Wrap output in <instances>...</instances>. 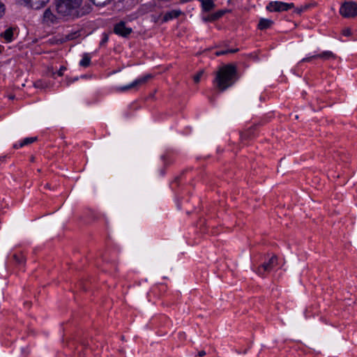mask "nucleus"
Wrapping results in <instances>:
<instances>
[{
	"label": "nucleus",
	"mask_w": 357,
	"mask_h": 357,
	"mask_svg": "<svg viewBox=\"0 0 357 357\" xmlns=\"http://www.w3.org/2000/svg\"><path fill=\"white\" fill-rule=\"evenodd\" d=\"M14 146V148H15V149L20 148V144H14V146Z\"/></svg>",
	"instance_id": "obj_28"
},
{
	"label": "nucleus",
	"mask_w": 357,
	"mask_h": 357,
	"mask_svg": "<svg viewBox=\"0 0 357 357\" xmlns=\"http://www.w3.org/2000/svg\"><path fill=\"white\" fill-rule=\"evenodd\" d=\"M225 13V10H218L213 14H211L206 17H203L204 22H213L220 18Z\"/></svg>",
	"instance_id": "obj_11"
},
{
	"label": "nucleus",
	"mask_w": 357,
	"mask_h": 357,
	"mask_svg": "<svg viewBox=\"0 0 357 357\" xmlns=\"http://www.w3.org/2000/svg\"><path fill=\"white\" fill-rule=\"evenodd\" d=\"M340 13L344 17H354L357 15V3L349 1L343 3L340 8Z\"/></svg>",
	"instance_id": "obj_3"
},
{
	"label": "nucleus",
	"mask_w": 357,
	"mask_h": 357,
	"mask_svg": "<svg viewBox=\"0 0 357 357\" xmlns=\"http://www.w3.org/2000/svg\"><path fill=\"white\" fill-rule=\"evenodd\" d=\"M205 355H206V352H205L204 350L200 351L198 353V356H200V357H202V356H205Z\"/></svg>",
	"instance_id": "obj_26"
},
{
	"label": "nucleus",
	"mask_w": 357,
	"mask_h": 357,
	"mask_svg": "<svg viewBox=\"0 0 357 357\" xmlns=\"http://www.w3.org/2000/svg\"><path fill=\"white\" fill-rule=\"evenodd\" d=\"M82 356H83V354H79L78 357H82Z\"/></svg>",
	"instance_id": "obj_29"
},
{
	"label": "nucleus",
	"mask_w": 357,
	"mask_h": 357,
	"mask_svg": "<svg viewBox=\"0 0 357 357\" xmlns=\"http://www.w3.org/2000/svg\"><path fill=\"white\" fill-rule=\"evenodd\" d=\"M82 3V0H56V9L61 16L77 17Z\"/></svg>",
	"instance_id": "obj_2"
},
{
	"label": "nucleus",
	"mask_w": 357,
	"mask_h": 357,
	"mask_svg": "<svg viewBox=\"0 0 357 357\" xmlns=\"http://www.w3.org/2000/svg\"><path fill=\"white\" fill-rule=\"evenodd\" d=\"M5 12V5L0 1V18L3 15Z\"/></svg>",
	"instance_id": "obj_20"
},
{
	"label": "nucleus",
	"mask_w": 357,
	"mask_h": 357,
	"mask_svg": "<svg viewBox=\"0 0 357 357\" xmlns=\"http://www.w3.org/2000/svg\"><path fill=\"white\" fill-rule=\"evenodd\" d=\"M43 22L50 25L57 22V17L50 8H47L43 15Z\"/></svg>",
	"instance_id": "obj_9"
},
{
	"label": "nucleus",
	"mask_w": 357,
	"mask_h": 357,
	"mask_svg": "<svg viewBox=\"0 0 357 357\" xmlns=\"http://www.w3.org/2000/svg\"><path fill=\"white\" fill-rule=\"evenodd\" d=\"M21 5L33 9H40L44 7L50 0H18Z\"/></svg>",
	"instance_id": "obj_8"
},
{
	"label": "nucleus",
	"mask_w": 357,
	"mask_h": 357,
	"mask_svg": "<svg viewBox=\"0 0 357 357\" xmlns=\"http://www.w3.org/2000/svg\"><path fill=\"white\" fill-rule=\"evenodd\" d=\"M13 259L18 264H22L24 261V258L22 255L15 254L13 255Z\"/></svg>",
	"instance_id": "obj_18"
},
{
	"label": "nucleus",
	"mask_w": 357,
	"mask_h": 357,
	"mask_svg": "<svg viewBox=\"0 0 357 357\" xmlns=\"http://www.w3.org/2000/svg\"><path fill=\"white\" fill-rule=\"evenodd\" d=\"M71 38H70V37L68 36V40H70Z\"/></svg>",
	"instance_id": "obj_31"
},
{
	"label": "nucleus",
	"mask_w": 357,
	"mask_h": 357,
	"mask_svg": "<svg viewBox=\"0 0 357 357\" xmlns=\"http://www.w3.org/2000/svg\"><path fill=\"white\" fill-rule=\"evenodd\" d=\"M236 68L232 65L222 66L216 73L213 83L220 91H224L236 81Z\"/></svg>",
	"instance_id": "obj_1"
},
{
	"label": "nucleus",
	"mask_w": 357,
	"mask_h": 357,
	"mask_svg": "<svg viewBox=\"0 0 357 357\" xmlns=\"http://www.w3.org/2000/svg\"><path fill=\"white\" fill-rule=\"evenodd\" d=\"M227 54L228 53H235L238 51V49H230V50H227Z\"/></svg>",
	"instance_id": "obj_25"
},
{
	"label": "nucleus",
	"mask_w": 357,
	"mask_h": 357,
	"mask_svg": "<svg viewBox=\"0 0 357 357\" xmlns=\"http://www.w3.org/2000/svg\"><path fill=\"white\" fill-rule=\"evenodd\" d=\"M181 14L180 10H172L169 12L166 13L163 16V22H167L170 20L178 17Z\"/></svg>",
	"instance_id": "obj_12"
},
{
	"label": "nucleus",
	"mask_w": 357,
	"mask_h": 357,
	"mask_svg": "<svg viewBox=\"0 0 357 357\" xmlns=\"http://www.w3.org/2000/svg\"><path fill=\"white\" fill-rule=\"evenodd\" d=\"M203 73L204 72L201 70L194 76L193 79L195 83H198L200 81L201 77L202 76Z\"/></svg>",
	"instance_id": "obj_19"
},
{
	"label": "nucleus",
	"mask_w": 357,
	"mask_h": 357,
	"mask_svg": "<svg viewBox=\"0 0 357 357\" xmlns=\"http://www.w3.org/2000/svg\"><path fill=\"white\" fill-rule=\"evenodd\" d=\"M342 33L345 36H349L351 35V30L349 28H347L342 31Z\"/></svg>",
	"instance_id": "obj_21"
},
{
	"label": "nucleus",
	"mask_w": 357,
	"mask_h": 357,
	"mask_svg": "<svg viewBox=\"0 0 357 357\" xmlns=\"http://www.w3.org/2000/svg\"><path fill=\"white\" fill-rule=\"evenodd\" d=\"M91 63V56L89 53H84L82 59L79 61V66L84 68H86L90 66Z\"/></svg>",
	"instance_id": "obj_14"
},
{
	"label": "nucleus",
	"mask_w": 357,
	"mask_h": 357,
	"mask_svg": "<svg viewBox=\"0 0 357 357\" xmlns=\"http://www.w3.org/2000/svg\"><path fill=\"white\" fill-rule=\"evenodd\" d=\"M82 356H83V354H79L78 357H82Z\"/></svg>",
	"instance_id": "obj_30"
},
{
	"label": "nucleus",
	"mask_w": 357,
	"mask_h": 357,
	"mask_svg": "<svg viewBox=\"0 0 357 357\" xmlns=\"http://www.w3.org/2000/svg\"><path fill=\"white\" fill-rule=\"evenodd\" d=\"M107 40H108V37L107 36H105V37L103 38V39L101 42V44L106 43Z\"/></svg>",
	"instance_id": "obj_27"
},
{
	"label": "nucleus",
	"mask_w": 357,
	"mask_h": 357,
	"mask_svg": "<svg viewBox=\"0 0 357 357\" xmlns=\"http://www.w3.org/2000/svg\"><path fill=\"white\" fill-rule=\"evenodd\" d=\"M34 85L36 87H43V82L40 80L36 82Z\"/></svg>",
	"instance_id": "obj_24"
},
{
	"label": "nucleus",
	"mask_w": 357,
	"mask_h": 357,
	"mask_svg": "<svg viewBox=\"0 0 357 357\" xmlns=\"http://www.w3.org/2000/svg\"><path fill=\"white\" fill-rule=\"evenodd\" d=\"M227 54V51L226 50H221V51H217L215 54L216 56H221Z\"/></svg>",
	"instance_id": "obj_23"
},
{
	"label": "nucleus",
	"mask_w": 357,
	"mask_h": 357,
	"mask_svg": "<svg viewBox=\"0 0 357 357\" xmlns=\"http://www.w3.org/2000/svg\"><path fill=\"white\" fill-rule=\"evenodd\" d=\"M335 55L331 51H325L319 54L313 55L310 57L304 58L301 60L302 62L310 61L312 59L321 58L323 59H329L331 58L335 59Z\"/></svg>",
	"instance_id": "obj_10"
},
{
	"label": "nucleus",
	"mask_w": 357,
	"mask_h": 357,
	"mask_svg": "<svg viewBox=\"0 0 357 357\" xmlns=\"http://www.w3.org/2000/svg\"><path fill=\"white\" fill-rule=\"evenodd\" d=\"M294 7L293 3H284L282 1H271L266 6V9L270 12L287 11Z\"/></svg>",
	"instance_id": "obj_4"
},
{
	"label": "nucleus",
	"mask_w": 357,
	"mask_h": 357,
	"mask_svg": "<svg viewBox=\"0 0 357 357\" xmlns=\"http://www.w3.org/2000/svg\"><path fill=\"white\" fill-rule=\"evenodd\" d=\"M202 8L204 11H210L214 7V3L213 0H202Z\"/></svg>",
	"instance_id": "obj_16"
},
{
	"label": "nucleus",
	"mask_w": 357,
	"mask_h": 357,
	"mask_svg": "<svg viewBox=\"0 0 357 357\" xmlns=\"http://www.w3.org/2000/svg\"><path fill=\"white\" fill-rule=\"evenodd\" d=\"M151 77H152L151 75L148 74L146 75H144V76H143L142 77H139V78L135 79V81H133L130 84H128V85H126V86H123L116 87L115 90L117 92H126V91H128L129 90H131V89H134V88H136V87H137V86H139L140 85H142V84H145Z\"/></svg>",
	"instance_id": "obj_5"
},
{
	"label": "nucleus",
	"mask_w": 357,
	"mask_h": 357,
	"mask_svg": "<svg viewBox=\"0 0 357 357\" xmlns=\"http://www.w3.org/2000/svg\"><path fill=\"white\" fill-rule=\"evenodd\" d=\"M66 70L65 66H61L59 70L57 72L59 76H62L63 75L64 71Z\"/></svg>",
	"instance_id": "obj_22"
},
{
	"label": "nucleus",
	"mask_w": 357,
	"mask_h": 357,
	"mask_svg": "<svg viewBox=\"0 0 357 357\" xmlns=\"http://www.w3.org/2000/svg\"><path fill=\"white\" fill-rule=\"evenodd\" d=\"M1 36L3 37L7 43H10L13 40V30L11 28L6 29L4 32L1 33Z\"/></svg>",
	"instance_id": "obj_15"
},
{
	"label": "nucleus",
	"mask_w": 357,
	"mask_h": 357,
	"mask_svg": "<svg viewBox=\"0 0 357 357\" xmlns=\"http://www.w3.org/2000/svg\"><path fill=\"white\" fill-rule=\"evenodd\" d=\"M38 138L36 137H26L23 139L22 142L20 143V146L22 147L24 146L29 145L37 141Z\"/></svg>",
	"instance_id": "obj_17"
},
{
	"label": "nucleus",
	"mask_w": 357,
	"mask_h": 357,
	"mask_svg": "<svg viewBox=\"0 0 357 357\" xmlns=\"http://www.w3.org/2000/svg\"><path fill=\"white\" fill-rule=\"evenodd\" d=\"M273 24V21L268 19L262 18L259 20L258 24V28L261 30H264L269 28Z\"/></svg>",
	"instance_id": "obj_13"
},
{
	"label": "nucleus",
	"mask_w": 357,
	"mask_h": 357,
	"mask_svg": "<svg viewBox=\"0 0 357 357\" xmlns=\"http://www.w3.org/2000/svg\"><path fill=\"white\" fill-rule=\"evenodd\" d=\"M278 264V257L275 255L272 256L268 261L264 262L257 269V274L264 276L265 273L270 272Z\"/></svg>",
	"instance_id": "obj_6"
},
{
	"label": "nucleus",
	"mask_w": 357,
	"mask_h": 357,
	"mask_svg": "<svg viewBox=\"0 0 357 357\" xmlns=\"http://www.w3.org/2000/svg\"><path fill=\"white\" fill-rule=\"evenodd\" d=\"M132 32V29L127 26L126 23L123 21H120L114 26V33L123 38L128 37Z\"/></svg>",
	"instance_id": "obj_7"
}]
</instances>
